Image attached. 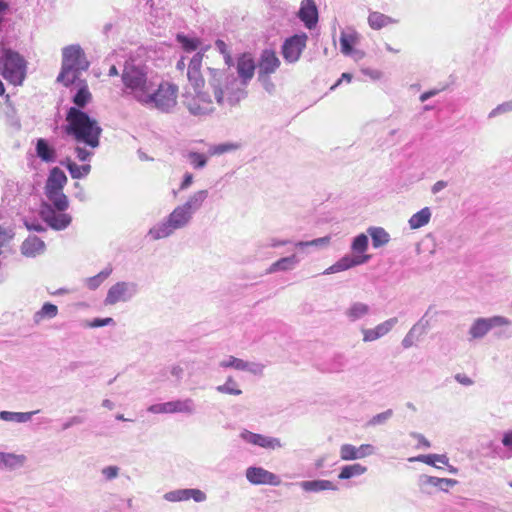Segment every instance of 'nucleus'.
<instances>
[{"mask_svg": "<svg viewBox=\"0 0 512 512\" xmlns=\"http://www.w3.org/2000/svg\"><path fill=\"white\" fill-rule=\"evenodd\" d=\"M65 120L64 131L77 144H84L91 149L99 146L102 128L96 119L78 108L70 107Z\"/></svg>", "mask_w": 512, "mask_h": 512, "instance_id": "obj_1", "label": "nucleus"}, {"mask_svg": "<svg viewBox=\"0 0 512 512\" xmlns=\"http://www.w3.org/2000/svg\"><path fill=\"white\" fill-rule=\"evenodd\" d=\"M89 61L80 45H68L62 49L61 71L57 81L69 87L78 79L81 72L89 68Z\"/></svg>", "mask_w": 512, "mask_h": 512, "instance_id": "obj_2", "label": "nucleus"}, {"mask_svg": "<svg viewBox=\"0 0 512 512\" xmlns=\"http://www.w3.org/2000/svg\"><path fill=\"white\" fill-rule=\"evenodd\" d=\"M0 74L10 84L20 86L27 74V62L18 52L3 48L0 56Z\"/></svg>", "mask_w": 512, "mask_h": 512, "instance_id": "obj_3", "label": "nucleus"}, {"mask_svg": "<svg viewBox=\"0 0 512 512\" xmlns=\"http://www.w3.org/2000/svg\"><path fill=\"white\" fill-rule=\"evenodd\" d=\"M178 87L169 82H161L156 89L152 86L142 104L162 112L171 111L177 104Z\"/></svg>", "mask_w": 512, "mask_h": 512, "instance_id": "obj_4", "label": "nucleus"}, {"mask_svg": "<svg viewBox=\"0 0 512 512\" xmlns=\"http://www.w3.org/2000/svg\"><path fill=\"white\" fill-rule=\"evenodd\" d=\"M122 81L126 89L142 104L150 92L153 83L148 79L146 71L140 67H126L122 73Z\"/></svg>", "mask_w": 512, "mask_h": 512, "instance_id": "obj_5", "label": "nucleus"}, {"mask_svg": "<svg viewBox=\"0 0 512 512\" xmlns=\"http://www.w3.org/2000/svg\"><path fill=\"white\" fill-rule=\"evenodd\" d=\"M307 35L306 34H296L284 42L282 46V55L284 59L290 63L296 62L299 60L302 51L306 47Z\"/></svg>", "mask_w": 512, "mask_h": 512, "instance_id": "obj_6", "label": "nucleus"}, {"mask_svg": "<svg viewBox=\"0 0 512 512\" xmlns=\"http://www.w3.org/2000/svg\"><path fill=\"white\" fill-rule=\"evenodd\" d=\"M246 478L254 485L279 486L281 484L277 475L261 467H249L246 470Z\"/></svg>", "mask_w": 512, "mask_h": 512, "instance_id": "obj_7", "label": "nucleus"}, {"mask_svg": "<svg viewBox=\"0 0 512 512\" xmlns=\"http://www.w3.org/2000/svg\"><path fill=\"white\" fill-rule=\"evenodd\" d=\"M203 56V52L196 53L188 65L187 77L195 91L201 90L205 84L201 73Z\"/></svg>", "mask_w": 512, "mask_h": 512, "instance_id": "obj_8", "label": "nucleus"}, {"mask_svg": "<svg viewBox=\"0 0 512 512\" xmlns=\"http://www.w3.org/2000/svg\"><path fill=\"white\" fill-rule=\"evenodd\" d=\"M259 79L267 77L270 74L276 72L280 66V60L273 50L266 49L262 51L259 60Z\"/></svg>", "mask_w": 512, "mask_h": 512, "instance_id": "obj_9", "label": "nucleus"}, {"mask_svg": "<svg viewBox=\"0 0 512 512\" xmlns=\"http://www.w3.org/2000/svg\"><path fill=\"white\" fill-rule=\"evenodd\" d=\"M154 413H191L192 412V401L190 399L181 401H170L162 404L153 405L149 409Z\"/></svg>", "mask_w": 512, "mask_h": 512, "instance_id": "obj_10", "label": "nucleus"}, {"mask_svg": "<svg viewBox=\"0 0 512 512\" xmlns=\"http://www.w3.org/2000/svg\"><path fill=\"white\" fill-rule=\"evenodd\" d=\"M196 95L187 101L189 111L194 115H206L214 110L211 100L206 99L205 95L200 91H195Z\"/></svg>", "mask_w": 512, "mask_h": 512, "instance_id": "obj_11", "label": "nucleus"}, {"mask_svg": "<svg viewBox=\"0 0 512 512\" xmlns=\"http://www.w3.org/2000/svg\"><path fill=\"white\" fill-rule=\"evenodd\" d=\"M191 218V212L184 205L176 207L173 212L169 215L167 223L165 226L170 228L169 231L162 234V236H167L171 230L178 229L183 227L188 223Z\"/></svg>", "mask_w": 512, "mask_h": 512, "instance_id": "obj_12", "label": "nucleus"}, {"mask_svg": "<svg viewBox=\"0 0 512 512\" xmlns=\"http://www.w3.org/2000/svg\"><path fill=\"white\" fill-rule=\"evenodd\" d=\"M255 69V61L250 54L244 53L238 57L237 73L244 84H247L253 78Z\"/></svg>", "mask_w": 512, "mask_h": 512, "instance_id": "obj_13", "label": "nucleus"}, {"mask_svg": "<svg viewBox=\"0 0 512 512\" xmlns=\"http://www.w3.org/2000/svg\"><path fill=\"white\" fill-rule=\"evenodd\" d=\"M235 81L236 80L232 76L227 75L225 72L214 71L211 85L213 86L214 96L217 103L221 104L223 102L225 94L224 88L227 89L228 84Z\"/></svg>", "mask_w": 512, "mask_h": 512, "instance_id": "obj_14", "label": "nucleus"}, {"mask_svg": "<svg viewBox=\"0 0 512 512\" xmlns=\"http://www.w3.org/2000/svg\"><path fill=\"white\" fill-rule=\"evenodd\" d=\"M44 221L55 230L65 229L70 225L72 218L66 213H56L54 210L49 209L47 212H42Z\"/></svg>", "mask_w": 512, "mask_h": 512, "instance_id": "obj_15", "label": "nucleus"}, {"mask_svg": "<svg viewBox=\"0 0 512 512\" xmlns=\"http://www.w3.org/2000/svg\"><path fill=\"white\" fill-rule=\"evenodd\" d=\"M67 181L68 179L66 174L60 168L54 167L49 172L44 192L63 190Z\"/></svg>", "mask_w": 512, "mask_h": 512, "instance_id": "obj_16", "label": "nucleus"}, {"mask_svg": "<svg viewBox=\"0 0 512 512\" xmlns=\"http://www.w3.org/2000/svg\"><path fill=\"white\" fill-rule=\"evenodd\" d=\"M299 17L309 29L315 26L318 20V12L313 0H304L302 2Z\"/></svg>", "mask_w": 512, "mask_h": 512, "instance_id": "obj_17", "label": "nucleus"}, {"mask_svg": "<svg viewBox=\"0 0 512 512\" xmlns=\"http://www.w3.org/2000/svg\"><path fill=\"white\" fill-rule=\"evenodd\" d=\"M129 297L127 284L123 282L116 283L109 289L105 304L114 305L121 301H127Z\"/></svg>", "mask_w": 512, "mask_h": 512, "instance_id": "obj_18", "label": "nucleus"}, {"mask_svg": "<svg viewBox=\"0 0 512 512\" xmlns=\"http://www.w3.org/2000/svg\"><path fill=\"white\" fill-rule=\"evenodd\" d=\"M369 255L356 256V257H343L336 264L332 265L326 273H334L347 270L351 267L363 264L369 260Z\"/></svg>", "mask_w": 512, "mask_h": 512, "instance_id": "obj_19", "label": "nucleus"}, {"mask_svg": "<svg viewBox=\"0 0 512 512\" xmlns=\"http://www.w3.org/2000/svg\"><path fill=\"white\" fill-rule=\"evenodd\" d=\"M45 243L37 236L28 237L21 245V251L25 256L34 257L43 253Z\"/></svg>", "mask_w": 512, "mask_h": 512, "instance_id": "obj_20", "label": "nucleus"}, {"mask_svg": "<svg viewBox=\"0 0 512 512\" xmlns=\"http://www.w3.org/2000/svg\"><path fill=\"white\" fill-rule=\"evenodd\" d=\"M244 437L248 442L263 448L275 449L281 447L280 441L276 438L266 437L261 434L251 432L247 433Z\"/></svg>", "mask_w": 512, "mask_h": 512, "instance_id": "obj_21", "label": "nucleus"}, {"mask_svg": "<svg viewBox=\"0 0 512 512\" xmlns=\"http://www.w3.org/2000/svg\"><path fill=\"white\" fill-rule=\"evenodd\" d=\"M36 155L42 161L51 163L56 159V150L45 139L39 138L36 143Z\"/></svg>", "mask_w": 512, "mask_h": 512, "instance_id": "obj_22", "label": "nucleus"}, {"mask_svg": "<svg viewBox=\"0 0 512 512\" xmlns=\"http://www.w3.org/2000/svg\"><path fill=\"white\" fill-rule=\"evenodd\" d=\"M44 193L57 211L64 212L68 208L69 201L63 190L47 191Z\"/></svg>", "mask_w": 512, "mask_h": 512, "instance_id": "obj_23", "label": "nucleus"}, {"mask_svg": "<svg viewBox=\"0 0 512 512\" xmlns=\"http://www.w3.org/2000/svg\"><path fill=\"white\" fill-rule=\"evenodd\" d=\"M301 487L307 492H319L324 490H335V485L329 480H312L301 482Z\"/></svg>", "mask_w": 512, "mask_h": 512, "instance_id": "obj_24", "label": "nucleus"}, {"mask_svg": "<svg viewBox=\"0 0 512 512\" xmlns=\"http://www.w3.org/2000/svg\"><path fill=\"white\" fill-rule=\"evenodd\" d=\"M298 258L296 255H291L289 257H284L276 262H274L268 269L267 273L272 274L277 271H287L293 269V267L298 263Z\"/></svg>", "mask_w": 512, "mask_h": 512, "instance_id": "obj_25", "label": "nucleus"}, {"mask_svg": "<svg viewBox=\"0 0 512 512\" xmlns=\"http://www.w3.org/2000/svg\"><path fill=\"white\" fill-rule=\"evenodd\" d=\"M394 22L391 17L377 11L371 12L368 16L369 26L374 30L382 29Z\"/></svg>", "mask_w": 512, "mask_h": 512, "instance_id": "obj_26", "label": "nucleus"}, {"mask_svg": "<svg viewBox=\"0 0 512 512\" xmlns=\"http://www.w3.org/2000/svg\"><path fill=\"white\" fill-rule=\"evenodd\" d=\"M92 100V94L89 91L87 83L84 81L81 87L78 89L77 93L73 97V103L75 104V108L81 110Z\"/></svg>", "mask_w": 512, "mask_h": 512, "instance_id": "obj_27", "label": "nucleus"}, {"mask_svg": "<svg viewBox=\"0 0 512 512\" xmlns=\"http://www.w3.org/2000/svg\"><path fill=\"white\" fill-rule=\"evenodd\" d=\"M58 314V307L52 303H44L39 311L34 314V322L39 324L44 319H52Z\"/></svg>", "mask_w": 512, "mask_h": 512, "instance_id": "obj_28", "label": "nucleus"}, {"mask_svg": "<svg viewBox=\"0 0 512 512\" xmlns=\"http://www.w3.org/2000/svg\"><path fill=\"white\" fill-rule=\"evenodd\" d=\"M426 326L423 324H417L414 325L410 331L407 333V335L402 340V345L404 348H410L412 347L422 336V334L425 332Z\"/></svg>", "mask_w": 512, "mask_h": 512, "instance_id": "obj_29", "label": "nucleus"}, {"mask_svg": "<svg viewBox=\"0 0 512 512\" xmlns=\"http://www.w3.org/2000/svg\"><path fill=\"white\" fill-rule=\"evenodd\" d=\"M366 471H367V467H365L359 463L346 465L341 469V471L338 475V478L340 480H346V479H350L355 476H360V475L364 474Z\"/></svg>", "mask_w": 512, "mask_h": 512, "instance_id": "obj_30", "label": "nucleus"}, {"mask_svg": "<svg viewBox=\"0 0 512 512\" xmlns=\"http://www.w3.org/2000/svg\"><path fill=\"white\" fill-rule=\"evenodd\" d=\"M430 217L431 212L428 207H425L412 215V217L409 219V225L412 229H418L426 225L430 221Z\"/></svg>", "mask_w": 512, "mask_h": 512, "instance_id": "obj_31", "label": "nucleus"}, {"mask_svg": "<svg viewBox=\"0 0 512 512\" xmlns=\"http://www.w3.org/2000/svg\"><path fill=\"white\" fill-rule=\"evenodd\" d=\"M65 166L70 172L71 177L74 179H80L82 177H85L91 171V166L89 164L80 166L71 160H67Z\"/></svg>", "mask_w": 512, "mask_h": 512, "instance_id": "obj_32", "label": "nucleus"}, {"mask_svg": "<svg viewBox=\"0 0 512 512\" xmlns=\"http://www.w3.org/2000/svg\"><path fill=\"white\" fill-rule=\"evenodd\" d=\"M369 312V306L365 303H353L346 311V315L351 321H355Z\"/></svg>", "mask_w": 512, "mask_h": 512, "instance_id": "obj_33", "label": "nucleus"}, {"mask_svg": "<svg viewBox=\"0 0 512 512\" xmlns=\"http://www.w3.org/2000/svg\"><path fill=\"white\" fill-rule=\"evenodd\" d=\"M207 195L206 190L197 191L186 201L184 206L187 207L190 212H192V210H198L207 198Z\"/></svg>", "mask_w": 512, "mask_h": 512, "instance_id": "obj_34", "label": "nucleus"}, {"mask_svg": "<svg viewBox=\"0 0 512 512\" xmlns=\"http://www.w3.org/2000/svg\"><path fill=\"white\" fill-rule=\"evenodd\" d=\"M489 322L484 318L477 319L470 328V334L473 338H481L490 330Z\"/></svg>", "mask_w": 512, "mask_h": 512, "instance_id": "obj_35", "label": "nucleus"}, {"mask_svg": "<svg viewBox=\"0 0 512 512\" xmlns=\"http://www.w3.org/2000/svg\"><path fill=\"white\" fill-rule=\"evenodd\" d=\"M369 233L372 238V244L375 248L383 246L389 242V234L383 228H372Z\"/></svg>", "mask_w": 512, "mask_h": 512, "instance_id": "obj_36", "label": "nucleus"}, {"mask_svg": "<svg viewBox=\"0 0 512 512\" xmlns=\"http://www.w3.org/2000/svg\"><path fill=\"white\" fill-rule=\"evenodd\" d=\"M177 41L181 44L186 52H192L199 48L201 41L198 38H189L185 35L178 34Z\"/></svg>", "mask_w": 512, "mask_h": 512, "instance_id": "obj_37", "label": "nucleus"}, {"mask_svg": "<svg viewBox=\"0 0 512 512\" xmlns=\"http://www.w3.org/2000/svg\"><path fill=\"white\" fill-rule=\"evenodd\" d=\"M356 41L357 37L355 35L343 33L340 37L341 52L345 55L351 54Z\"/></svg>", "mask_w": 512, "mask_h": 512, "instance_id": "obj_38", "label": "nucleus"}, {"mask_svg": "<svg viewBox=\"0 0 512 512\" xmlns=\"http://www.w3.org/2000/svg\"><path fill=\"white\" fill-rule=\"evenodd\" d=\"M340 458L343 461H351L358 459L357 447L351 444H343L340 447Z\"/></svg>", "mask_w": 512, "mask_h": 512, "instance_id": "obj_39", "label": "nucleus"}, {"mask_svg": "<svg viewBox=\"0 0 512 512\" xmlns=\"http://www.w3.org/2000/svg\"><path fill=\"white\" fill-rule=\"evenodd\" d=\"M398 319L396 317L390 318L375 327L378 337H382L389 333L393 327L397 324Z\"/></svg>", "mask_w": 512, "mask_h": 512, "instance_id": "obj_40", "label": "nucleus"}, {"mask_svg": "<svg viewBox=\"0 0 512 512\" xmlns=\"http://www.w3.org/2000/svg\"><path fill=\"white\" fill-rule=\"evenodd\" d=\"M217 390L221 393L240 395L242 391L237 388L236 382L232 378H228L225 384L217 387Z\"/></svg>", "mask_w": 512, "mask_h": 512, "instance_id": "obj_41", "label": "nucleus"}, {"mask_svg": "<svg viewBox=\"0 0 512 512\" xmlns=\"http://www.w3.org/2000/svg\"><path fill=\"white\" fill-rule=\"evenodd\" d=\"M239 147H240V145L236 144V143L219 144V145L213 146L211 148L210 153H211V155H221V154H224L227 152L235 151V150L239 149Z\"/></svg>", "mask_w": 512, "mask_h": 512, "instance_id": "obj_42", "label": "nucleus"}, {"mask_svg": "<svg viewBox=\"0 0 512 512\" xmlns=\"http://www.w3.org/2000/svg\"><path fill=\"white\" fill-rule=\"evenodd\" d=\"M188 489H180L168 492L164 495V498L170 502H180L188 500Z\"/></svg>", "mask_w": 512, "mask_h": 512, "instance_id": "obj_43", "label": "nucleus"}, {"mask_svg": "<svg viewBox=\"0 0 512 512\" xmlns=\"http://www.w3.org/2000/svg\"><path fill=\"white\" fill-rule=\"evenodd\" d=\"M367 247H368V238L364 234L358 235L352 243V249L355 252L363 253L366 251Z\"/></svg>", "mask_w": 512, "mask_h": 512, "instance_id": "obj_44", "label": "nucleus"}, {"mask_svg": "<svg viewBox=\"0 0 512 512\" xmlns=\"http://www.w3.org/2000/svg\"><path fill=\"white\" fill-rule=\"evenodd\" d=\"M188 158L194 168H203L207 163V158L205 155L197 152H190L188 154Z\"/></svg>", "mask_w": 512, "mask_h": 512, "instance_id": "obj_45", "label": "nucleus"}, {"mask_svg": "<svg viewBox=\"0 0 512 512\" xmlns=\"http://www.w3.org/2000/svg\"><path fill=\"white\" fill-rule=\"evenodd\" d=\"M223 367H233L237 370H245L248 367V364L241 359L231 356L228 361H224L221 363Z\"/></svg>", "mask_w": 512, "mask_h": 512, "instance_id": "obj_46", "label": "nucleus"}, {"mask_svg": "<svg viewBox=\"0 0 512 512\" xmlns=\"http://www.w3.org/2000/svg\"><path fill=\"white\" fill-rule=\"evenodd\" d=\"M330 242V237L325 236L321 238H317L311 241H300L296 243V247H307V246H319V245H327Z\"/></svg>", "mask_w": 512, "mask_h": 512, "instance_id": "obj_47", "label": "nucleus"}, {"mask_svg": "<svg viewBox=\"0 0 512 512\" xmlns=\"http://www.w3.org/2000/svg\"><path fill=\"white\" fill-rule=\"evenodd\" d=\"M215 45L219 52L224 56L225 63L230 65L232 62V56L230 54V51L228 50L227 44L223 40L218 39L215 42Z\"/></svg>", "mask_w": 512, "mask_h": 512, "instance_id": "obj_48", "label": "nucleus"}, {"mask_svg": "<svg viewBox=\"0 0 512 512\" xmlns=\"http://www.w3.org/2000/svg\"><path fill=\"white\" fill-rule=\"evenodd\" d=\"M358 459L368 457L374 453V447L370 444H362L357 447Z\"/></svg>", "mask_w": 512, "mask_h": 512, "instance_id": "obj_49", "label": "nucleus"}, {"mask_svg": "<svg viewBox=\"0 0 512 512\" xmlns=\"http://www.w3.org/2000/svg\"><path fill=\"white\" fill-rule=\"evenodd\" d=\"M188 500L193 499L196 502H202L206 499V495L199 489H188Z\"/></svg>", "mask_w": 512, "mask_h": 512, "instance_id": "obj_50", "label": "nucleus"}, {"mask_svg": "<svg viewBox=\"0 0 512 512\" xmlns=\"http://www.w3.org/2000/svg\"><path fill=\"white\" fill-rule=\"evenodd\" d=\"M488 322H489V328H493L495 326H505V325H508L509 324V321L504 318V317H501V316H495V317H492V318H488L486 319Z\"/></svg>", "mask_w": 512, "mask_h": 512, "instance_id": "obj_51", "label": "nucleus"}, {"mask_svg": "<svg viewBox=\"0 0 512 512\" xmlns=\"http://www.w3.org/2000/svg\"><path fill=\"white\" fill-rule=\"evenodd\" d=\"M362 333H363V340L365 342H372V341L379 339L375 328L363 329Z\"/></svg>", "mask_w": 512, "mask_h": 512, "instance_id": "obj_52", "label": "nucleus"}, {"mask_svg": "<svg viewBox=\"0 0 512 512\" xmlns=\"http://www.w3.org/2000/svg\"><path fill=\"white\" fill-rule=\"evenodd\" d=\"M75 153L77 158L82 162L88 160V158L92 155V152L80 146L75 147Z\"/></svg>", "mask_w": 512, "mask_h": 512, "instance_id": "obj_53", "label": "nucleus"}, {"mask_svg": "<svg viewBox=\"0 0 512 512\" xmlns=\"http://www.w3.org/2000/svg\"><path fill=\"white\" fill-rule=\"evenodd\" d=\"M111 323H113V319L110 318V317L104 318V319L96 318V319H94L93 321H91L89 323V327L97 328V327H102V326L109 325Z\"/></svg>", "mask_w": 512, "mask_h": 512, "instance_id": "obj_54", "label": "nucleus"}, {"mask_svg": "<svg viewBox=\"0 0 512 512\" xmlns=\"http://www.w3.org/2000/svg\"><path fill=\"white\" fill-rule=\"evenodd\" d=\"M434 457H436L435 454L421 455L418 457L410 458L409 461H421L428 465H434Z\"/></svg>", "mask_w": 512, "mask_h": 512, "instance_id": "obj_55", "label": "nucleus"}, {"mask_svg": "<svg viewBox=\"0 0 512 512\" xmlns=\"http://www.w3.org/2000/svg\"><path fill=\"white\" fill-rule=\"evenodd\" d=\"M392 415V411L391 410H387L383 413H380L376 416H374L371 420V423L372 424H378V423H381L383 421H385L386 419H388L390 416Z\"/></svg>", "mask_w": 512, "mask_h": 512, "instance_id": "obj_56", "label": "nucleus"}, {"mask_svg": "<svg viewBox=\"0 0 512 512\" xmlns=\"http://www.w3.org/2000/svg\"><path fill=\"white\" fill-rule=\"evenodd\" d=\"M103 474L107 479H113L118 475V468L115 466H109L103 469Z\"/></svg>", "mask_w": 512, "mask_h": 512, "instance_id": "obj_57", "label": "nucleus"}, {"mask_svg": "<svg viewBox=\"0 0 512 512\" xmlns=\"http://www.w3.org/2000/svg\"><path fill=\"white\" fill-rule=\"evenodd\" d=\"M455 379L462 385L469 386L473 384V381L465 374H457Z\"/></svg>", "mask_w": 512, "mask_h": 512, "instance_id": "obj_58", "label": "nucleus"}, {"mask_svg": "<svg viewBox=\"0 0 512 512\" xmlns=\"http://www.w3.org/2000/svg\"><path fill=\"white\" fill-rule=\"evenodd\" d=\"M192 181H193V175L191 173H186L184 176V179L180 185V189L181 190L187 189L192 184Z\"/></svg>", "mask_w": 512, "mask_h": 512, "instance_id": "obj_59", "label": "nucleus"}, {"mask_svg": "<svg viewBox=\"0 0 512 512\" xmlns=\"http://www.w3.org/2000/svg\"><path fill=\"white\" fill-rule=\"evenodd\" d=\"M16 456L12 454H7L0 452V463H4L5 465L11 464L12 460H15Z\"/></svg>", "mask_w": 512, "mask_h": 512, "instance_id": "obj_60", "label": "nucleus"}, {"mask_svg": "<svg viewBox=\"0 0 512 512\" xmlns=\"http://www.w3.org/2000/svg\"><path fill=\"white\" fill-rule=\"evenodd\" d=\"M502 443L505 447L512 451V431L504 434Z\"/></svg>", "mask_w": 512, "mask_h": 512, "instance_id": "obj_61", "label": "nucleus"}, {"mask_svg": "<svg viewBox=\"0 0 512 512\" xmlns=\"http://www.w3.org/2000/svg\"><path fill=\"white\" fill-rule=\"evenodd\" d=\"M414 437L417 439L419 446H423L425 448L430 447V442L423 435L416 434V435H414Z\"/></svg>", "mask_w": 512, "mask_h": 512, "instance_id": "obj_62", "label": "nucleus"}, {"mask_svg": "<svg viewBox=\"0 0 512 512\" xmlns=\"http://www.w3.org/2000/svg\"><path fill=\"white\" fill-rule=\"evenodd\" d=\"M343 80L350 82L352 80V75L350 73H343L341 78L333 86H331V90H334L337 86H339Z\"/></svg>", "mask_w": 512, "mask_h": 512, "instance_id": "obj_63", "label": "nucleus"}, {"mask_svg": "<svg viewBox=\"0 0 512 512\" xmlns=\"http://www.w3.org/2000/svg\"><path fill=\"white\" fill-rule=\"evenodd\" d=\"M444 187H446V182L444 181H438L434 184L433 188H432V191L434 193H437L439 192L440 190H442Z\"/></svg>", "mask_w": 512, "mask_h": 512, "instance_id": "obj_64", "label": "nucleus"}]
</instances>
